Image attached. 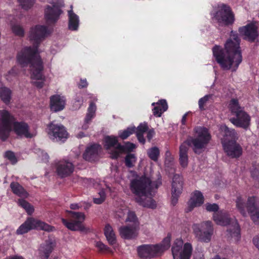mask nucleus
I'll use <instances>...</instances> for the list:
<instances>
[{"instance_id":"cd10ccee","label":"nucleus","mask_w":259,"mask_h":259,"mask_svg":"<svg viewBox=\"0 0 259 259\" xmlns=\"http://www.w3.org/2000/svg\"><path fill=\"white\" fill-rule=\"evenodd\" d=\"M70 8L71 10L68 11V28L69 30L75 31L78 29L79 26V17L73 12V7L72 5L71 6Z\"/></svg>"},{"instance_id":"69168bd1","label":"nucleus","mask_w":259,"mask_h":259,"mask_svg":"<svg viewBox=\"0 0 259 259\" xmlns=\"http://www.w3.org/2000/svg\"><path fill=\"white\" fill-rule=\"evenodd\" d=\"M211 259H227V258H226L225 257H222L220 256L219 255H217Z\"/></svg>"},{"instance_id":"dca6fc26","label":"nucleus","mask_w":259,"mask_h":259,"mask_svg":"<svg viewBox=\"0 0 259 259\" xmlns=\"http://www.w3.org/2000/svg\"><path fill=\"white\" fill-rule=\"evenodd\" d=\"M183 180L181 176L179 175H174L172 182V199L173 204H175L178 200V198L181 194L183 190Z\"/></svg>"},{"instance_id":"864d4df0","label":"nucleus","mask_w":259,"mask_h":259,"mask_svg":"<svg viewBox=\"0 0 259 259\" xmlns=\"http://www.w3.org/2000/svg\"><path fill=\"white\" fill-rule=\"evenodd\" d=\"M251 175L254 178L259 180V164L255 165L252 170Z\"/></svg>"},{"instance_id":"3c124183","label":"nucleus","mask_w":259,"mask_h":259,"mask_svg":"<svg viewBox=\"0 0 259 259\" xmlns=\"http://www.w3.org/2000/svg\"><path fill=\"white\" fill-rule=\"evenodd\" d=\"M96 247L100 251H110V249L102 242L100 241L97 242L95 244Z\"/></svg>"},{"instance_id":"a18cd8bd","label":"nucleus","mask_w":259,"mask_h":259,"mask_svg":"<svg viewBox=\"0 0 259 259\" xmlns=\"http://www.w3.org/2000/svg\"><path fill=\"white\" fill-rule=\"evenodd\" d=\"M98 197H95L93 198V202L97 204H102L105 200L106 194L103 190H100L98 193Z\"/></svg>"},{"instance_id":"9d476101","label":"nucleus","mask_w":259,"mask_h":259,"mask_svg":"<svg viewBox=\"0 0 259 259\" xmlns=\"http://www.w3.org/2000/svg\"><path fill=\"white\" fill-rule=\"evenodd\" d=\"M182 239H177L171 248L174 259H190L192 252V246L189 243H185Z\"/></svg>"},{"instance_id":"aec40b11","label":"nucleus","mask_w":259,"mask_h":259,"mask_svg":"<svg viewBox=\"0 0 259 259\" xmlns=\"http://www.w3.org/2000/svg\"><path fill=\"white\" fill-rule=\"evenodd\" d=\"M54 246L55 244L51 239L47 240L41 244L38 249V257L39 259H48Z\"/></svg>"},{"instance_id":"79ce46f5","label":"nucleus","mask_w":259,"mask_h":259,"mask_svg":"<svg viewBox=\"0 0 259 259\" xmlns=\"http://www.w3.org/2000/svg\"><path fill=\"white\" fill-rule=\"evenodd\" d=\"M135 132V127H128L124 131H120L118 133V136L120 138L124 140L126 139L131 135L133 134Z\"/></svg>"},{"instance_id":"9b49d317","label":"nucleus","mask_w":259,"mask_h":259,"mask_svg":"<svg viewBox=\"0 0 259 259\" xmlns=\"http://www.w3.org/2000/svg\"><path fill=\"white\" fill-rule=\"evenodd\" d=\"M67 212L69 214V217L72 221L68 222L65 219H62V221L63 224L70 230L84 231L86 229L82 224L85 219L84 213L72 211H67Z\"/></svg>"},{"instance_id":"f704fd0d","label":"nucleus","mask_w":259,"mask_h":259,"mask_svg":"<svg viewBox=\"0 0 259 259\" xmlns=\"http://www.w3.org/2000/svg\"><path fill=\"white\" fill-rule=\"evenodd\" d=\"M148 125L146 123H141L137 129V137L140 142L144 144L145 140L144 138V134L148 130Z\"/></svg>"},{"instance_id":"680f3d73","label":"nucleus","mask_w":259,"mask_h":259,"mask_svg":"<svg viewBox=\"0 0 259 259\" xmlns=\"http://www.w3.org/2000/svg\"><path fill=\"white\" fill-rule=\"evenodd\" d=\"M79 208V206L77 203H73L70 205V208L72 209H78Z\"/></svg>"},{"instance_id":"a878e982","label":"nucleus","mask_w":259,"mask_h":259,"mask_svg":"<svg viewBox=\"0 0 259 259\" xmlns=\"http://www.w3.org/2000/svg\"><path fill=\"white\" fill-rule=\"evenodd\" d=\"M192 229L196 238L198 240L204 242H208L210 241L213 234L209 233L210 229L206 232H202L199 229V226L197 225H193Z\"/></svg>"},{"instance_id":"f8f14e48","label":"nucleus","mask_w":259,"mask_h":259,"mask_svg":"<svg viewBox=\"0 0 259 259\" xmlns=\"http://www.w3.org/2000/svg\"><path fill=\"white\" fill-rule=\"evenodd\" d=\"M215 18L220 25H228L232 24L234 21V15L229 7L222 5L220 10L216 13Z\"/></svg>"},{"instance_id":"412c9836","label":"nucleus","mask_w":259,"mask_h":259,"mask_svg":"<svg viewBox=\"0 0 259 259\" xmlns=\"http://www.w3.org/2000/svg\"><path fill=\"white\" fill-rule=\"evenodd\" d=\"M66 104L64 96L55 95L50 97V108L52 111L58 112L62 110Z\"/></svg>"},{"instance_id":"4468645a","label":"nucleus","mask_w":259,"mask_h":259,"mask_svg":"<svg viewBox=\"0 0 259 259\" xmlns=\"http://www.w3.org/2000/svg\"><path fill=\"white\" fill-rule=\"evenodd\" d=\"M52 7L48 6L45 10V18L48 23H55L59 19L62 13L60 10L63 5V2L53 0Z\"/></svg>"},{"instance_id":"5fc2aeb1","label":"nucleus","mask_w":259,"mask_h":259,"mask_svg":"<svg viewBox=\"0 0 259 259\" xmlns=\"http://www.w3.org/2000/svg\"><path fill=\"white\" fill-rule=\"evenodd\" d=\"M38 156L40 159L45 162H47L49 160V155L44 151H40V152L38 154Z\"/></svg>"},{"instance_id":"774afa93","label":"nucleus","mask_w":259,"mask_h":259,"mask_svg":"<svg viewBox=\"0 0 259 259\" xmlns=\"http://www.w3.org/2000/svg\"><path fill=\"white\" fill-rule=\"evenodd\" d=\"M53 259H58V257H54Z\"/></svg>"},{"instance_id":"39448f33","label":"nucleus","mask_w":259,"mask_h":259,"mask_svg":"<svg viewBox=\"0 0 259 259\" xmlns=\"http://www.w3.org/2000/svg\"><path fill=\"white\" fill-rule=\"evenodd\" d=\"M13 126L15 133L18 136L27 138L33 137L34 135L29 132L28 126L24 122H16L15 119L9 111L0 110V138L3 141L7 139Z\"/></svg>"},{"instance_id":"603ef678","label":"nucleus","mask_w":259,"mask_h":259,"mask_svg":"<svg viewBox=\"0 0 259 259\" xmlns=\"http://www.w3.org/2000/svg\"><path fill=\"white\" fill-rule=\"evenodd\" d=\"M83 98L81 96H77L74 103V109H78L80 108L82 103H83Z\"/></svg>"},{"instance_id":"c756f323","label":"nucleus","mask_w":259,"mask_h":259,"mask_svg":"<svg viewBox=\"0 0 259 259\" xmlns=\"http://www.w3.org/2000/svg\"><path fill=\"white\" fill-rule=\"evenodd\" d=\"M96 111V106L95 103L91 102L88 109V112L87 113L85 119L84 124L82 125V127L84 130L88 128V124L91 121L92 119L94 117Z\"/></svg>"},{"instance_id":"5701e85b","label":"nucleus","mask_w":259,"mask_h":259,"mask_svg":"<svg viewBox=\"0 0 259 259\" xmlns=\"http://www.w3.org/2000/svg\"><path fill=\"white\" fill-rule=\"evenodd\" d=\"M221 131L223 135V138L222 139L223 145L229 144L233 141L236 142L237 135L234 129L230 128L226 125H223L221 127Z\"/></svg>"},{"instance_id":"ea45409f","label":"nucleus","mask_w":259,"mask_h":259,"mask_svg":"<svg viewBox=\"0 0 259 259\" xmlns=\"http://www.w3.org/2000/svg\"><path fill=\"white\" fill-rule=\"evenodd\" d=\"M11 29L13 33L19 37H23L24 35V30L22 26L18 24H15L12 25Z\"/></svg>"},{"instance_id":"4be33fe9","label":"nucleus","mask_w":259,"mask_h":259,"mask_svg":"<svg viewBox=\"0 0 259 259\" xmlns=\"http://www.w3.org/2000/svg\"><path fill=\"white\" fill-rule=\"evenodd\" d=\"M204 203V197L199 191H195L191 195L188 202L187 211H191L194 207H198Z\"/></svg>"},{"instance_id":"052dcab7","label":"nucleus","mask_w":259,"mask_h":259,"mask_svg":"<svg viewBox=\"0 0 259 259\" xmlns=\"http://www.w3.org/2000/svg\"><path fill=\"white\" fill-rule=\"evenodd\" d=\"M189 112L186 113L182 117L181 122L183 125H185L186 121L187 116Z\"/></svg>"},{"instance_id":"338daca9","label":"nucleus","mask_w":259,"mask_h":259,"mask_svg":"<svg viewBox=\"0 0 259 259\" xmlns=\"http://www.w3.org/2000/svg\"><path fill=\"white\" fill-rule=\"evenodd\" d=\"M84 136V135L83 133H79L78 135H77V137L78 138H82Z\"/></svg>"},{"instance_id":"423d86ee","label":"nucleus","mask_w":259,"mask_h":259,"mask_svg":"<svg viewBox=\"0 0 259 259\" xmlns=\"http://www.w3.org/2000/svg\"><path fill=\"white\" fill-rule=\"evenodd\" d=\"M206 210L213 212V220L219 225H229L228 235L238 241L240 237V228L237 220L230 218L229 214L224 211H219V206L217 203H206L205 204Z\"/></svg>"},{"instance_id":"0eeeda50","label":"nucleus","mask_w":259,"mask_h":259,"mask_svg":"<svg viewBox=\"0 0 259 259\" xmlns=\"http://www.w3.org/2000/svg\"><path fill=\"white\" fill-rule=\"evenodd\" d=\"M231 114L233 116L230 119V122L235 126L247 128L250 125V117L245 111L244 107L241 106L238 100L232 99L229 104Z\"/></svg>"},{"instance_id":"f257e3e1","label":"nucleus","mask_w":259,"mask_h":259,"mask_svg":"<svg viewBox=\"0 0 259 259\" xmlns=\"http://www.w3.org/2000/svg\"><path fill=\"white\" fill-rule=\"evenodd\" d=\"M51 33L50 30L46 26L37 25L32 27L29 32V40L33 42V47H25L17 54V60L22 67H25L31 61L33 76L37 78L41 77L40 71L42 69V62L38 55V45Z\"/></svg>"},{"instance_id":"6ab92c4d","label":"nucleus","mask_w":259,"mask_h":259,"mask_svg":"<svg viewBox=\"0 0 259 259\" xmlns=\"http://www.w3.org/2000/svg\"><path fill=\"white\" fill-rule=\"evenodd\" d=\"M224 149L227 154L232 158H237L242 153V149L236 142H231L229 144L223 145Z\"/></svg>"},{"instance_id":"2eb2a0df","label":"nucleus","mask_w":259,"mask_h":259,"mask_svg":"<svg viewBox=\"0 0 259 259\" xmlns=\"http://www.w3.org/2000/svg\"><path fill=\"white\" fill-rule=\"evenodd\" d=\"M160 249L155 245H143L138 248V253L141 258H152L159 255Z\"/></svg>"},{"instance_id":"e2e57ef3","label":"nucleus","mask_w":259,"mask_h":259,"mask_svg":"<svg viewBox=\"0 0 259 259\" xmlns=\"http://www.w3.org/2000/svg\"><path fill=\"white\" fill-rule=\"evenodd\" d=\"M16 73L15 72V70H14V69H12L11 71H9V75H11V74H12V75H16Z\"/></svg>"},{"instance_id":"de8ad7c7","label":"nucleus","mask_w":259,"mask_h":259,"mask_svg":"<svg viewBox=\"0 0 259 259\" xmlns=\"http://www.w3.org/2000/svg\"><path fill=\"white\" fill-rule=\"evenodd\" d=\"M22 8L25 10L30 9L34 4L35 0H18Z\"/></svg>"},{"instance_id":"1a4fd4ad","label":"nucleus","mask_w":259,"mask_h":259,"mask_svg":"<svg viewBox=\"0 0 259 259\" xmlns=\"http://www.w3.org/2000/svg\"><path fill=\"white\" fill-rule=\"evenodd\" d=\"M42 230L46 231H53L54 227L33 218H28L17 230L18 235L27 233L31 230Z\"/></svg>"},{"instance_id":"0e129e2a","label":"nucleus","mask_w":259,"mask_h":259,"mask_svg":"<svg viewBox=\"0 0 259 259\" xmlns=\"http://www.w3.org/2000/svg\"><path fill=\"white\" fill-rule=\"evenodd\" d=\"M11 259H24V258H23V257H22L21 256L16 255V256L12 257Z\"/></svg>"},{"instance_id":"473e14b6","label":"nucleus","mask_w":259,"mask_h":259,"mask_svg":"<svg viewBox=\"0 0 259 259\" xmlns=\"http://www.w3.org/2000/svg\"><path fill=\"white\" fill-rule=\"evenodd\" d=\"M116 152L114 153V157H118L120 154L123 152L132 151L135 148V145L131 143L127 142L124 145H118Z\"/></svg>"},{"instance_id":"20e7f679","label":"nucleus","mask_w":259,"mask_h":259,"mask_svg":"<svg viewBox=\"0 0 259 259\" xmlns=\"http://www.w3.org/2000/svg\"><path fill=\"white\" fill-rule=\"evenodd\" d=\"M195 137H191L180 147V162L185 167L188 164V146H192L195 153H198L205 148L211 139V135L207 128L196 126L194 128Z\"/></svg>"},{"instance_id":"c03bdc74","label":"nucleus","mask_w":259,"mask_h":259,"mask_svg":"<svg viewBox=\"0 0 259 259\" xmlns=\"http://www.w3.org/2000/svg\"><path fill=\"white\" fill-rule=\"evenodd\" d=\"M28 64H30V71H31V77L32 79H36V80H39V81H35L34 82V84H35V86H36L37 88H41L43 87L44 86V81L42 80V71L43 70V67H42V69L40 71V73L41 74V77L39 78H37L36 77H34L33 76V72H32V70L31 69V61Z\"/></svg>"},{"instance_id":"c85d7f7f","label":"nucleus","mask_w":259,"mask_h":259,"mask_svg":"<svg viewBox=\"0 0 259 259\" xmlns=\"http://www.w3.org/2000/svg\"><path fill=\"white\" fill-rule=\"evenodd\" d=\"M152 105L154 106L153 109V115L157 117H160L162 113L165 111L168 108L165 100H161L156 103H153Z\"/></svg>"},{"instance_id":"e433bc0d","label":"nucleus","mask_w":259,"mask_h":259,"mask_svg":"<svg viewBox=\"0 0 259 259\" xmlns=\"http://www.w3.org/2000/svg\"><path fill=\"white\" fill-rule=\"evenodd\" d=\"M170 237L168 235L162 241L160 244H156L160 250H159V254H161L165 250L168 249L170 247Z\"/></svg>"},{"instance_id":"8fccbe9b","label":"nucleus","mask_w":259,"mask_h":259,"mask_svg":"<svg viewBox=\"0 0 259 259\" xmlns=\"http://www.w3.org/2000/svg\"><path fill=\"white\" fill-rule=\"evenodd\" d=\"M210 98V95H205L204 97L200 98L198 101L199 107L200 110L204 109V106Z\"/></svg>"},{"instance_id":"09e8293b","label":"nucleus","mask_w":259,"mask_h":259,"mask_svg":"<svg viewBox=\"0 0 259 259\" xmlns=\"http://www.w3.org/2000/svg\"><path fill=\"white\" fill-rule=\"evenodd\" d=\"M5 157L10 161L12 164H15L17 160L15 154L11 151H8L5 153Z\"/></svg>"},{"instance_id":"f3484780","label":"nucleus","mask_w":259,"mask_h":259,"mask_svg":"<svg viewBox=\"0 0 259 259\" xmlns=\"http://www.w3.org/2000/svg\"><path fill=\"white\" fill-rule=\"evenodd\" d=\"M56 172L61 178H64L70 175L74 170V165L68 160H61L56 164Z\"/></svg>"},{"instance_id":"bb28decb","label":"nucleus","mask_w":259,"mask_h":259,"mask_svg":"<svg viewBox=\"0 0 259 259\" xmlns=\"http://www.w3.org/2000/svg\"><path fill=\"white\" fill-rule=\"evenodd\" d=\"M101 146L98 144H94L87 148L83 155V158L87 161H92L96 157Z\"/></svg>"},{"instance_id":"f03ea898","label":"nucleus","mask_w":259,"mask_h":259,"mask_svg":"<svg viewBox=\"0 0 259 259\" xmlns=\"http://www.w3.org/2000/svg\"><path fill=\"white\" fill-rule=\"evenodd\" d=\"M240 42L238 34L231 31L230 37L225 44V52L220 46H215L213 48V56L223 69L235 71L241 63L242 57Z\"/></svg>"},{"instance_id":"6e6552de","label":"nucleus","mask_w":259,"mask_h":259,"mask_svg":"<svg viewBox=\"0 0 259 259\" xmlns=\"http://www.w3.org/2000/svg\"><path fill=\"white\" fill-rule=\"evenodd\" d=\"M236 203V207L243 216L246 217L247 215L245 210V208H247L252 221L256 224H259V207L255 204V198L254 197H249L246 204L244 199L241 196H238L237 198Z\"/></svg>"},{"instance_id":"a19ab883","label":"nucleus","mask_w":259,"mask_h":259,"mask_svg":"<svg viewBox=\"0 0 259 259\" xmlns=\"http://www.w3.org/2000/svg\"><path fill=\"white\" fill-rule=\"evenodd\" d=\"M18 204L23 207L29 214H31L34 211L33 207L24 199H19Z\"/></svg>"},{"instance_id":"49530a36","label":"nucleus","mask_w":259,"mask_h":259,"mask_svg":"<svg viewBox=\"0 0 259 259\" xmlns=\"http://www.w3.org/2000/svg\"><path fill=\"white\" fill-rule=\"evenodd\" d=\"M129 209L126 206H121L116 212V215L118 218L124 219L128 212Z\"/></svg>"},{"instance_id":"ddd939ff","label":"nucleus","mask_w":259,"mask_h":259,"mask_svg":"<svg viewBox=\"0 0 259 259\" xmlns=\"http://www.w3.org/2000/svg\"><path fill=\"white\" fill-rule=\"evenodd\" d=\"M48 127V135L52 140L56 142L64 141L67 138L68 133L62 125L52 122Z\"/></svg>"},{"instance_id":"393cba45","label":"nucleus","mask_w":259,"mask_h":259,"mask_svg":"<svg viewBox=\"0 0 259 259\" xmlns=\"http://www.w3.org/2000/svg\"><path fill=\"white\" fill-rule=\"evenodd\" d=\"M120 145L118 143L117 138L113 136H107L105 138V147L109 150L110 154V156L113 159L117 158L114 157V154L115 152H117V146Z\"/></svg>"},{"instance_id":"4d7b16f0","label":"nucleus","mask_w":259,"mask_h":259,"mask_svg":"<svg viewBox=\"0 0 259 259\" xmlns=\"http://www.w3.org/2000/svg\"><path fill=\"white\" fill-rule=\"evenodd\" d=\"M88 83L87 81V80L85 79H81L80 83L78 84V87L79 88H85L88 86Z\"/></svg>"},{"instance_id":"4c0bfd02","label":"nucleus","mask_w":259,"mask_h":259,"mask_svg":"<svg viewBox=\"0 0 259 259\" xmlns=\"http://www.w3.org/2000/svg\"><path fill=\"white\" fill-rule=\"evenodd\" d=\"M194 225H199V229L202 232H206V231L210 229V231H209V233H213V227L211 221H204L200 224H195Z\"/></svg>"},{"instance_id":"58836bf2","label":"nucleus","mask_w":259,"mask_h":259,"mask_svg":"<svg viewBox=\"0 0 259 259\" xmlns=\"http://www.w3.org/2000/svg\"><path fill=\"white\" fill-rule=\"evenodd\" d=\"M125 222L126 223H131L132 225L135 226H139V223L138 219L134 212L128 210V212L127 214L125 219H124Z\"/></svg>"},{"instance_id":"b1692460","label":"nucleus","mask_w":259,"mask_h":259,"mask_svg":"<svg viewBox=\"0 0 259 259\" xmlns=\"http://www.w3.org/2000/svg\"><path fill=\"white\" fill-rule=\"evenodd\" d=\"M138 226H124L119 228V232L122 238L127 239L134 238L137 235Z\"/></svg>"},{"instance_id":"c9c22d12","label":"nucleus","mask_w":259,"mask_h":259,"mask_svg":"<svg viewBox=\"0 0 259 259\" xmlns=\"http://www.w3.org/2000/svg\"><path fill=\"white\" fill-rule=\"evenodd\" d=\"M147 154L151 160L157 161L160 154L159 149L157 147H152L148 150Z\"/></svg>"},{"instance_id":"72a5a7b5","label":"nucleus","mask_w":259,"mask_h":259,"mask_svg":"<svg viewBox=\"0 0 259 259\" xmlns=\"http://www.w3.org/2000/svg\"><path fill=\"white\" fill-rule=\"evenodd\" d=\"M11 94V91L9 88L5 87L0 88V98L5 104L10 102Z\"/></svg>"},{"instance_id":"2f4dec72","label":"nucleus","mask_w":259,"mask_h":259,"mask_svg":"<svg viewBox=\"0 0 259 259\" xmlns=\"http://www.w3.org/2000/svg\"><path fill=\"white\" fill-rule=\"evenodd\" d=\"M104 234L109 243L113 245L116 243V236L112 227L107 224L104 228Z\"/></svg>"},{"instance_id":"13d9d810","label":"nucleus","mask_w":259,"mask_h":259,"mask_svg":"<svg viewBox=\"0 0 259 259\" xmlns=\"http://www.w3.org/2000/svg\"><path fill=\"white\" fill-rule=\"evenodd\" d=\"M193 259H204L202 252H196L194 255Z\"/></svg>"},{"instance_id":"7c9ffc66","label":"nucleus","mask_w":259,"mask_h":259,"mask_svg":"<svg viewBox=\"0 0 259 259\" xmlns=\"http://www.w3.org/2000/svg\"><path fill=\"white\" fill-rule=\"evenodd\" d=\"M10 187L12 192L18 196L24 198L27 197V192L18 183L14 182L11 183Z\"/></svg>"},{"instance_id":"7ed1b4c3","label":"nucleus","mask_w":259,"mask_h":259,"mask_svg":"<svg viewBox=\"0 0 259 259\" xmlns=\"http://www.w3.org/2000/svg\"><path fill=\"white\" fill-rule=\"evenodd\" d=\"M161 184V178L152 182L145 176H138L131 181L130 189L136 195L137 203L143 207L154 209L156 207V204L150 195L152 190L154 188L157 189Z\"/></svg>"},{"instance_id":"6e6d98bb","label":"nucleus","mask_w":259,"mask_h":259,"mask_svg":"<svg viewBox=\"0 0 259 259\" xmlns=\"http://www.w3.org/2000/svg\"><path fill=\"white\" fill-rule=\"evenodd\" d=\"M252 242H253V245L259 250V236H256L254 237L252 239Z\"/></svg>"},{"instance_id":"a211bd4d","label":"nucleus","mask_w":259,"mask_h":259,"mask_svg":"<svg viewBox=\"0 0 259 259\" xmlns=\"http://www.w3.org/2000/svg\"><path fill=\"white\" fill-rule=\"evenodd\" d=\"M239 32L241 35L244 36V39L249 41H253L258 36L257 28L253 24L240 27Z\"/></svg>"},{"instance_id":"37998d69","label":"nucleus","mask_w":259,"mask_h":259,"mask_svg":"<svg viewBox=\"0 0 259 259\" xmlns=\"http://www.w3.org/2000/svg\"><path fill=\"white\" fill-rule=\"evenodd\" d=\"M137 158L135 154L132 153L128 154L125 158V165L128 167H132L136 163Z\"/></svg>"},{"instance_id":"bf43d9fd","label":"nucleus","mask_w":259,"mask_h":259,"mask_svg":"<svg viewBox=\"0 0 259 259\" xmlns=\"http://www.w3.org/2000/svg\"><path fill=\"white\" fill-rule=\"evenodd\" d=\"M154 134V132L153 130H150L147 133V137L148 139L150 141L152 138L153 137Z\"/></svg>"}]
</instances>
